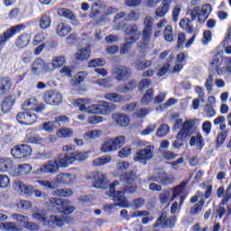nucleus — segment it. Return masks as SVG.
I'll list each match as a JSON object with an SVG mask.
<instances>
[{"instance_id": "1", "label": "nucleus", "mask_w": 231, "mask_h": 231, "mask_svg": "<svg viewBox=\"0 0 231 231\" xmlns=\"http://www.w3.org/2000/svg\"><path fill=\"white\" fill-rule=\"evenodd\" d=\"M120 185L118 180H115L109 187V189L106 190V196H110L113 198L116 203L107 204L104 206L105 212L108 214L115 208V207H120L121 208H127L129 207V200L125 197H124V192L116 191V187Z\"/></svg>"}, {"instance_id": "2", "label": "nucleus", "mask_w": 231, "mask_h": 231, "mask_svg": "<svg viewBox=\"0 0 231 231\" xmlns=\"http://www.w3.org/2000/svg\"><path fill=\"white\" fill-rule=\"evenodd\" d=\"M149 185V189L152 192H162V185L163 187H169V185H172L176 179L172 175L167 174V172L161 171L152 175H150L147 178Z\"/></svg>"}, {"instance_id": "3", "label": "nucleus", "mask_w": 231, "mask_h": 231, "mask_svg": "<svg viewBox=\"0 0 231 231\" xmlns=\"http://www.w3.org/2000/svg\"><path fill=\"white\" fill-rule=\"evenodd\" d=\"M193 127L194 121L188 120L183 123L182 128L177 134V140L172 143V147L174 149H180V147H183V140H185L187 136H190V134H192Z\"/></svg>"}, {"instance_id": "4", "label": "nucleus", "mask_w": 231, "mask_h": 231, "mask_svg": "<svg viewBox=\"0 0 231 231\" xmlns=\"http://www.w3.org/2000/svg\"><path fill=\"white\" fill-rule=\"evenodd\" d=\"M212 12V5L209 4H206L200 8L199 6L194 7L190 11V18L191 21H196L198 19V23L203 24L208 19V15Z\"/></svg>"}, {"instance_id": "5", "label": "nucleus", "mask_w": 231, "mask_h": 231, "mask_svg": "<svg viewBox=\"0 0 231 231\" xmlns=\"http://www.w3.org/2000/svg\"><path fill=\"white\" fill-rule=\"evenodd\" d=\"M154 145L149 144L136 152L134 161L142 163V165H147V162H151L154 158Z\"/></svg>"}, {"instance_id": "6", "label": "nucleus", "mask_w": 231, "mask_h": 231, "mask_svg": "<svg viewBox=\"0 0 231 231\" xmlns=\"http://www.w3.org/2000/svg\"><path fill=\"white\" fill-rule=\"evenodd\" d=\"M31 71L32 75H41L42 71L45 73H51L53 68H51V63H48L44 61V60L37 58L32 63Z\"/></svg>"}, {"instance_id": "7", "label": "nucleus", "mask_w": 231, "mask_h": 231, "mask_svg": "<svg viewBox=\"0 0 231 231\" xmlns=\"http://www.w3.org/2000/svg\"><path fill=\"white\" fill-rule=\"evenodd\" d=\"M32 152H33V150L32 149V146L28 144H19L13 147L11 150L12 156L18 160L32 156Z\"/></svg>"}, {"instance_id": "8", "label": "nucleus", "mask_w": 231, "mask_h": 231, "mask_svg": "<svg viewBox=\"0 0 231 231\" xmlns=\"http://www.w3.org/2000/svg\"><path fill=\"white\" fill-rule=\"evenodd\" d=\"M43 100L49 106H60L62 104V94L57 90H50L44 93Z\"/></svg>"}, {"instance_id": "9", "label": "nucleus", "mask_w": 231, "mask_h": 231, "mask_svg": "<svg viewBox=\"0 0 231 231\" xmlns=\"http://www.w3.org/2000/svg\"><path fill=\"white\" fill-rule=\"evenodd\" d=\"M45 107L46 105H44V103H39L35 97L25 100L22 105V108L24 111H35V113H41V111H44Z\"/></svg>"}, {"instance_id": "10", "label": "nucleus", "mask_w": 231, "mask_h": 231, "mask_svg": "<svg viewBox=\"0 0 231 231\" xmlns=\"http://www.w3.org/2000/svg\"><path fill=\"white\" fill-rule=\"evenodd\" d=\"M59 171V164L55 160H51L40 166L36 170V174L42 175V174H56V172Z\"/></svg>"}, {"instance_id": "11", "label": "nucleus", "mask_w": 231, "mask_h": 231, "mask_svg": "<svg viewBox=\"0 0 231 231\" xmlns=\"http://www.w3.org/2000/svg\"><path fill=\"white\" fill-rule=\"evenodd\" d=\"M18 124L22 125H33L37 122V115L32 112H20L16 116Z\"/></svg>"}, {"instance_id": "12", "label": "nucleus", "mask_w": 231, "mask_h": 231, "mask_svg": "<svg viewBox=\"0 0 231 231\" xmlns=\"http://www.w3.org/2000/svg\"><path fill=\"white\" fill-rule=\"evenodd\" d=\"M176 225V217H171L167 218V213H162L155 224L153 225V228H172Z\"/></svg>"}, {"instance_id": "13", "label": "nucleus", "mask_w": 231, "mask_h": 231, "mask_svg": "<svg viewBox=\"0 0 231 231\" xmlns=\"http://www.w3.org/2000/svg\"><path fill=\"white\" fill-rule=\"evenodd\" d=\"M88 180H92L91 177H88ZM93 187L95 189H107L109 187V181L107 176L102 171H97L93 175Z\"/></svg>"}, {"instance_id": "14", "label": "nucleus", "mask_w": 231, "mask_h": 231, "mask_svg": "<svg viewBox=\"0 0 231 231\" xmlns=\"http://www.w3.org/2000/svg\"><path fill=\"white\" fill-rule=\"evenodd\" d=\"M26 28L24 24H18L15 26L11 27L6 32H4L3 35H0V46H5V43L9 39H12L15 33H19V32H23Z\"/></svg>"}, {"instance_id": "15", "label": "nucleus", "mask_w": 231, "mask_h": 231, "mask_svg": "<svg viewBox=\"0 0 231 231\" xmlns=\"http://www.w3.org/2000/svg\"><path fill=\"white\" fill-rule=\"evenodd\" d=\"M113 75L116 77L117 82H124L131 77V69L125 66H118L113 69Z\"/></svg>"}, {"instance_id": "16", "label": "nucleus", "mask_w": 231, "mask_h": 231, "mask_svg": "<svg viewBox=\"0 0 231 231\" xmlns=\"http://www.w3.org/2000/svg\"><path fill=\"white\" fill-rule=\"evenodd\" d=\"M116 109V105L113 103H107L106 101H98L97 102V115H103L104 116H107V115H111L113 111Z\"/></svg>"}, {"instance_id": "17", "label": "nucleus", "mask_w": 231, "mask_h": 231, "mask_svg": "<svg viewBox=\"0 0 231 231\" xmlns=\"http://www.w3.org/2000/svg\"><path fill=\"white\" fill-rule=\"evenodd\" d=\"M125 35L126 37V41L136 42V41L140 39V35H142V33L138 31V25L133 24L125 29Z\"/></svg>"}, {"instance_id": "18", "label": "nucleus", "mask_w": 231, "mask_h": 231, "mask_svg": "<svg viewBox=\"0 0 231 231\" xmlns=\"http://www.w3.org/2000/svg\"><path fill=\"white\" fill-rule=\"evenodd\" d=\"M112 120L114 124L119 127H127L131 124L129 116L124 113H114L112 114Z\"/></svg>"}, {"instance_id": "19", "label": "nucleus", "mask_w": 231, "mask_h": 231, "mask_svg": "<svg viewBox=\"0 0 231 231\" xmlns=\"http://www.w3.org/2000/svg\"><path fill=\"white\" fill-rule=\"evenodd\" d=\"M54 162L58 164L59 169L60 167L61 169H67V167H69L73 163V157H71V153H63L54 159Z\"/></svg>"}, {"instance_id": "20", "label": "nucleus", "mask_w": 231, "mask_h": 231, "mask_svg": "<svg viewBox=\"0 0 231 231\" xmlns=\"http://www.w3.org/2000/svg\"><path fill=\"white\" fill-rule=\"evenodd\" d=\"M187 185H189V182L183 181L179 186H176L173 189L171 199H176V198H180V205H183V202L185 201V189L187 188Z\"/></svg>"}, {"instance_id": "21", "label": "nucleus", "mask_w": 231, "mask_h": 231, "mask_svg": "<svg viewBox=\"0 0 231 231\" xmlns=\"http://www.w3.org/2000/svg\"><path fill=\"white\" fill-rule=\"evenodd\" d=\"M55 183L60 185H71L75 181V175L69 173H60L54 179Z\"/></svg>"}, {"instance_id": "22", "label": "nucleus", "mask_w": 231, "mask_h": 231, "mask_svg": "<svg viewBox=\"0 0 231 231\" xmlns=\"http://www.w3.org/2000/svg\"><path fill=\"white\" fill-rule=\"evenodd\" d=\"M73 223V218L69 217H57L52 215L50 217L49 225H52V226H64V223Z\"/></svg>"}, {"instance_id": "23", "label": "nucleus", "mask_w": 231, "mask_h": 231, "mask_svg": "<svg viewBox=\"0 0 231 231\" xmlns=\"http://www.w3.org/2000/svg\"><path fill=\"white\" fill-rule=\"evenodd\" d=\"M58 14L71 21L73 26H79L80 24V22L77 19V16H75L73 12L69 9L60 8L58 10Z\"/></svg>"}, {"instance_id": "24", "label": "nucleus", "mask_w": 231, "mask_h": 231, "mask_svg": "<svg viewBox=\"0 0 231 231\" xmlns=\"http://www.w3.org/2000/svg\"><path fill=\"white\" fill-rule=\"evenodd\" d=\"M58 14L71 21L73 26H79L80 24V22L77 19V16H75L73 12L69 9L60 8L58 10Z\"/></svg>"}, {"instance_id": "25", "label": "nucleus", "mask_w": 231, "mask_h": 231, "mask_svg": "<svg viewBox=\"0 0 231 231\" xmlns=\"http://www.w3.org/2000/svg\"><path fill=\"white\" fill-rule=\"evenodd\" d=\"M12 89V80L9 78L0 79V97H5Z\"/></svg>"}, {"instance_id": "26", "label": "nucleus", "mask_w": 231, "mask_h": 231, "mask_svg": "<svg viewBox=\"0 0 231 231\" xmlns=\"http://www.w3.org/2000/svg\"><path fill=\"white\" fill-rule=\"evenodd\" d=\"M115 21L124 19V21H138L139 15L135 12H132L131 14L125 12H120L114 17Z\"/></svg>"}, {"instance_id": "27", "label": "nucleus", "mask_w": 231, "mask_h": 231, "mask_svg": "<svg viewBox=\"0 0 231 231\" xmlns=\"http://www.w3.org/2000/svg\"><path fill=\"white\" fill-rule=\"evenodd\" d=\"M134 66L138 71H143L147 69V68H151L152 66V61L149 60L139 59L134 62Z\"/></svg>"}, {"instance_id": "28", "label": "nucleus", "mask_w": 231, "mask_h": 231, "mask_svg": "<svg viewBox=\"0 0 231 231\" xmlns=\"http://www.w3.org/2000/svg\"><path fill=\"white\" fill-rule=\"evenodd\" d=\"M15 104V97L14 96H7L2 103L3 113H9V111L14 107Z\"/></svg>"}, {"instance_id": "29", "label": "nucleus", "mask_w": 231, "mask_h": 231, "mask_svg": "<svg viewBox=\"0 0 231 231\" xmlns=\"http://www.w3.org/2000/svg\"><path fill=\"white\" fill-rule=\"evenodd\" d=\"M52 196L56 198H71L73 196V189L69 188L58 189L52 191Z\"/></svg>"}, {"instance_id": "30", "label": "nucleus", "mask_w": 231, "mask_h": 231, "mask_svg": "<svg viewBox=\"0 0 231 231\" xmlns=\"http://www.w3.org/2000/svg\"><path fill=\"white\" fill-rule=\"evenodd\" d=\"M91 55V50L89 47L81 48L78 50V51L75 54V57L77 60H88Z\"/></svg>"}, {"instance_id": "31", "label": "nucleus", "mask_w": 231, "mask_h": 231, "mask_svg": "<svg viewBox=\"0 0 231 231\" xmlns=\"http://www.w3.org/2000/svg\"><path fill=\"white\" fill-rule=\"evenodd\" d=\"M66 216H69V214H73L75 212V206L71 203V201L68 199H63L61 202V208L60 209Z\"/></svg>"}, {"instance_id": "32", "label": "nucleus", "mask_w": 231, "mask_h": 231, "mask_svg": "<svg viewBox=\"0 0 231 231\" xmlns=\"http://www.w3.org/2000/svg\"><path fill=\"white\" fill-rule=\"evenodd\" d=\"M15 185L22 194H24L25 196H32L34 192L33 187L26 185L23 181H18L15 183Z\"/></svg>"}, {"instance_id": "33", "label": "nucleus", "mask_w": 231, "mask_h": 231, "mask_svg": "<svg viewBox=\"0 0 231 231\" xmlns=\"http://www.w3.org/2000/svg\"><path fill=\"white\" fill-rule=\"evenodd\" d=\"M69 32H71V27L68 25V23H60L56 27V33L60 35V37H66Z\"/></svg>"}, {"instance_id": "34", "label": "nucleus", "mask_w": 231, "mask_h": 231, "mask_svg": "<svg viewBox=\"0 0 231 231\" xmlns=\"http://www.w3.org/2000/svg\"><path fill=\"white\" fill-rule=\"evenodd\" d=\"M101 152H113L116 150L112 138H106L101 145Z\"/></svg>"}, {"instance_id": "35", "label": "nucleus", "mask_w": 231, "mask_h": 231, "mask_svg": "<svg viewBox=\"0 0 231 231\" xmlns=\"http://www.w3.org/2000/svg\"><path fill=\"white\" fill-rule=\"evenodd\" d=\"M172 60H174V55L171 54L167 60V62L162 65L159 71L157 72L158 77H163L171 69V66L172 65Z\"/></svg>"}, {"instance_id": "36", "label": "nucleus", "mask_w": 231, "mask_h": 231, "mask_svg": "<svg viewBox=\"0 0 231 231\" xmlns=\"http://www.w3.org/2000/svg\"><path fill=\"white\" fill-rule=\"evenodd\" d=\"M0 230L2 231H22L21 227L14 222H2L0 223Z\"/></svg>"}, {"instance_id": "37", "label": "nucleus", "mask_w": 231, "mask_h": 231, "mask_svg": "<svg viewBox=\"0 0 231 231\" xmlns=\"http://www.w3.org/2000/svg\"><path fill=\"white\" fill-rule=\"evenodd\" d=\"M28 44H30V35L28 34H21L15 42V46L20 49L26 48Z\"/></svg>"}, {"instance_id": "38", "label": "nucleus", "mask_w": 231, "mask_h": 231, "mask_svg": "<svg viewBox=\"0 0 231 231\" xmlns=\"http://www.w3.org/2000/svg\"><path fill=\"white\" fill-rule=\"evenodd\" d=\"M12 167H14L12 160L0 158V172H8Z\"/></svg>"}, {"instance_id": "39", "label": "nucleus", "mask_w": 231, "mask_h": 231, "mask_svg": "<svg viewBox=\"0 0 231 231\" xmlns=\"http://www.w3.org/2000/svg\"><path fill=\"white\" fill-rule=\"evenodd\" d=\"M107 163H111V156H103L97 157L94 161H92L93 167H102L104 165H107Z\"/></svg>"}, {"instance_id": "40", "label": "nucleus", "mask_w": 231, "mask_h": 231, "mask_svg": "<svg viewBox=\"0 0 231 231\" xmlns=\"http://www.w3.org/2000/svg\"><path fill=\"white\" fill-rule=\"evenodd\" d=\"M14 172L17 176H25V174H30L32 172V165L30 164H20Z\"/></svg>"}, {"instance_id": "41", "label": "nucleus", "mask_w": 231, "mask_h": 231, "mask_svg": "<svg viewBox=\"0 0 231 231\" xmlns=\"http://www.w3.org/2000/svg\"><path fill=\"white\" fill-rule=\"evenodd\" d=\"M136 178H138L136 171H130L120 175L121 181H124L125 183H133V181H135Z\"/></svg>"}, {"instance_id": "42", "label": "nucleus", "mask_w": 231, "mask_h": 231, "mask_svg": "<svg viewBox=\"0 0 231 231\" xmlns=\"http://www.w3.org/2000/svg\"><path fill=\"white\" fill-rule=\"evenodd\" d=\"M66 64V57L64 56H56L51 60V68L53 69H57L59 68H62Z\"/></svg>"}, {"instance_id": "43", "label": "nucleus", "mask_w": 231, "mask_h": 231, "mask_svg": "<svg viewBox=\"0 0 231 231\" xmlns=\"http://www.w3.org/2000/svg\"><path fill=\"white\" fill-rule=\"evenodd\" d=\"M104 98H106V100H109V102H114L116 104H120V102L124 101V97L116 92L106 93Z\"/></svg>"}, {"instance_id": "44", "label": "nucleus", "mask_w": 231, "mask_h": 231, "mask_svg": "<svg viewBox=\"0 0 231 231\" xmlns=\"http://www.w3.org/2000/svg\"><path fill=\"white\" fill-rule=\"evenodd\" d=\"M75 104L76 106H79V111H84L85 113H88V109L89 106H91V99H76Z\"/></svg>"}, {"instance_id": "45", "label": "nucleus", "mask_w": 231, "mask_h": 231, "mask_svg": "<svg viewBox=\"0 0 231 231\" xmlns=\"http://www.w3.org/2000/svg\"><path fill=\"white\" fill-rule=\"evenodd\" d=\"M180 26L182 30H185L188 33H192L194 32V27L192 26V22L189 18H183L180 22Z\"/></svg>"}, {"instance_id": "46", "label": "nucleus", "mask_w": 231, "mask_h": 231, "mask_svg": "<svg viewBox=\"0 0 231 231\" xmlns=\"http://www.w3.org/2000/svg\"><path fill=\"white\" fill-rule=\"evenodd\" d=\"M70 156L72 158V163L75 162H85V160H88V152H70Z\"/></svg>"}, {"instance_id": "47", "label": "nucleus", "mask_w": 231, "mask_h": 231, "mask_svg": "<svg viewBox=\"0 0 231 231\" xmlns=\"http://www.w3.org/2000/svg\"><path fill=\"white\" fill-rule=\"evenodd\" d=\"M154 97V89L149 88L145 94L143 96L141 99V103L143 106H147L148 104H151L152 102V98Z\"/></svg>"}, {"instance_id": "48", "label": "nucleus", "mask_w": 231, "mask_h": 231, "mask_svg": "<svg viewBox=\"0 0 231 231\" xmlns=\"http://www.w3.org/2000/svg\"><path fill=\"white\" fill-rule=\"evenodd\" d=\"M138 189V186L136 184H133L130 186L125 185L123 186L122 189H118V188H116V192H123V198H125V194H133L134 192H136Z\"/></svg>"}, {"instance_id": "49", "label": "nucleus", "mask_w": 231, "mask_h": 231, "mask_svg": "<svg viewBox=\"0 0 231 231\" xmlns=\"http://www.w3.org/2000/svg\"><path fill=\"white\" fill-rule=\"evenodd\" d=\"M203 207H205V199H201L197 204L190 208L189 214H191V216H198V214L203 210Z\"/></svg>"}, {"instance_id": "50", "label": "nucleus", "mask_w": 231, "mask_h": 231, "mask_svg": "<svg viewBox=\"0 0 231 231\" xmlns=\"http://www.w3.org/2000/svg\"><path fill=\"white\" fill-rule=\"evenodd\" d=\"M51 26V18L48 14H43L40 18V28L42 30H48Z\"/></svg>"}, {"instance_id": "51", "label": "nucleus", "mask_w": 231, "mask_h": 231, "mask_svg": "<svg viewBox=\"0 0 231 231\" xmlns=\"http://www.w3.org/2000/svg\"><path fill=\"white\" fill-rule=\"evenodd\" d=\"M56 134L59 138H70V136H73V129L63 127L58 130Z\"/></svg>"}, {"instance_id": "52", "label": "nucleus", "mask_w": 231, "mask_h": 231, "mask_svg": "<svg viewBox=\"0 0 231 231\" xmlns=\"http://www.w3.org/2000/svg\"><path fill=\"white\" fill-rule=\"evenodd\" d=\"M163 38L166 42H172L174 41V34L172 32V26L167 25L163 31Z\"/></svg>"}, {"instance_id": "53", "label": "nucleus", "mask_w": 231, "mask_h": 231, "mask_svg": "<svg viewBox=\"0 0 231 231\" xmlns=\"http://www.w3.org/2000/svg\"><path fill=\"white\" fill-rule=\"evenodd\" d=\"M136 88V82L134 80L128 81L125 87H120L117 88L119 93H129V91H133Z\"/></svg>"}, {"instance_id": "54", "label": "nucleus", "mask_w": 231, "mask_h": 231, "mask_svg": "<svg viewBox=\"0 0 231 231\" xmlns=\"http://www.w3.org/2000/svg\"><path fill=\"white\" fill-rule=\"evenodd\" d=\"M133 44H134V42H129V40H127L126 42L121 44L119 47L120 55H127V53L131 51V49L133 48Z\"/></svg>"}, {"instance_id": "55", "label": "nucleus", "mask_w": 231, "mask_h": 231, "mask_svg": "<svg viewBox=\"0 0 231 231\" xmlns=\"http://www.w3.org/2000/svg\"><path fill=\"white\" fill-rule=\"evenodd\" d=\"M112 142L114 143V147L116 151H118L121 147H124L125 145V136L119 135L116 138H112Z\"/></svg>"}, {"instance_id": "56", "label": "nucleus", "mask_w": 231, "mask_h": 231, "mask_svg": "<svg viewBox=\"0 0 231 231\" xmlns=\"http://www.w3.org/2000/svg\"><path fill=\"white\" fill-rule=\"evenodd\" d=\"M102 136V131L100 130H92L84 134L85 140H95V138H98Z\"/></svg>"}, {"instance_id": "57", "label": "nucleus", "mask_w": 231, "mask_h": 231, "mask_svg": "<svg viewBox=\"0 0 231 231\" xmlns=\"http://www.w3.org/2000/svg\"><path fill=\"white\" fill-rule=\"evenodd\" d=\"M63 201H64V199H60V198H53L52 197V198L49 199L51 207H52V208H56V210H60Z\"/></svg>"}, {"instance_id": "58", "label": "nucleus", "mask_w": 231, "mask_h": 231, "mask_svg": "<svg viewBox=\"0 0 231 231\" xmlns=\"http://www.w3.org/2000/svg\"><path fill=\"white\" fill-rule=\"evenodd\" d=\"M27 143H34L35 145H43L44 138L41 137L40 135H34L32 137L26 138Z\"/></svg>"}, {"instance_id": "59", "label": "nucleus", "mask_w": 231, "mask_h": 231, "mask_svg": "<svg viewBox=\"0 0 231 231\" xmlns=\"http://www.w3.org/2000/svg\"><path fill=\"white\" fill-rule=\"evenodd\" d=\"M46 37H48V34L45 32H38L33 39L32 44L34 46H39V44L44 42L46 41Z\"/></svg>"}, {"instance_id": "60", "label": "nucleus", "mask_w": 231, "mask_h": 231, "mask_svg": "<svg viewBox=\"0 0 231 231\" xmlns=\"http://www.w3.org/2000/svg\"><path fill=\"white\" fill-rule=\"evenodd\" d=\"M11 217L14 219V221H17V223H23V225H26V223L30 221L28 217L17 213L12 214Z\"/></svg>"}, {"instance_id": "61", "label": "nucleus", "mask_w": 231, "mask_h": 231, "mask_svg": "<svg viewBox=\"0 0 231 231\" xmlns=\"http://www.w3.org/2000/svg\"><path fill=\"white\" fill-rule=\"evenodd\" d=\"M42 131L46 133H53L55 131V121L45 122L42 125Z\"/></svg>"}, {"instance_id": "62", "label": "nucleus", "mask_w": 231, "mask_h": 231, "mask_svg": "<svg viewBox=\"0 0 231 231\" xmlns=\"http://www.w3.org/2000/svg\"><path fill=\"white\" fill-rule=\"evenodd\" d=\"M189 144L191 147H194V145H197V147H201V145H203V137H201V134L192 136L189 141Z\"/></svg>"}, {"instance_id": "63", "label": "nucleus", "mask_w": 231, "mask_h": 231, "mask_svg": "<svg viewBox=\"0 0 231 231\" xmlns=\"http://www.w3.org/2000/svg\"><path fill=\"white\" fill-rule=\"evenodd\" d=\"M10 187V177L0 174V189H8Z\"/></svg>"}, {"instance_id": "64", "label": "nucleus", "mask_w": 231, "mask_h": 231, "mask_svg": "<svg viewBox=\"0 0 231 231\" xmlns=\"http://www.w3.org/2000/svg\"><path fill=\"white\" fill-rule=\"evenodd\" d=\"M169 131H171V129L168 125H162L157 130V136L164 138L166 134H169Z\"/></svg>"}]
</instances>
